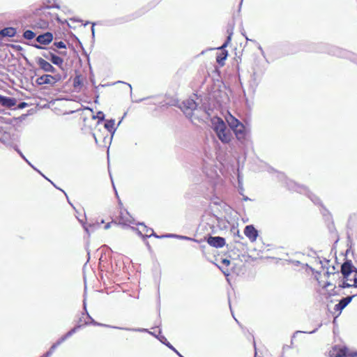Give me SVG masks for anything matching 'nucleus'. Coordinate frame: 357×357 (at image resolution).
I'll return each instance as SVG.
<instances>
[{
	"label": "nucleus",
	"mask_w": 357,
	"mask_h": 357,
	"mask_svg": "<svg viewBox=\"0 0 357 357\" xmlns=\"http://www.w3.org/2000/svg\"><path fill=\"white\" fill-rule=\"evenodd\" d=\"M335 52H333V54L334 55H336L337 56H344L346 54H347L345 51L344 50H339L337 48H335Z\"/></svg>",
	"instance_id": "obj_36"
},
{
	"label": "nucleus",
	"mask_w": 357,
	"mask_h": 357,
	"mask_svg": "<svg viewBox=\"0 0 357 357\" xmlns=\"http://www.w3.org/2000/svg\"><path fill=\"white\" fill-rule=\"evenodd\" d=\"M15 149L24 160H26V158L24 155V154L20 151V149H18L17 148H15Z\"/></svg>",
	"instance_id": "obj_45"
},
{
	"label": "nucleus",
	"mask_w": 357,
	"mask_h": 357,
	"mask_svg": "<svg viewBox=\"0 0 357 357\" xmlns=\"http://www.w3.org/2000/svg\"><path fill=\"white\" fill-rule=\"evenodd\" d=\"M144 99L145 98L139 99V100H136L135 102H141V101L144 100Z\"/></svg>",
	"instance_id": "obj_57"
},
{
	"label": "nucleus",
	"mask_w": 357,
	"mask_h": 357,
	"mask_svg": "<svg viewBox=\"0 0 357 357\" xmlns=\"http://www.w3.org/2000/svg\"><path fill=\"white\" fill-rule=\"evenodd\" d=\"M16 30L13 27L4 28L0 31V35L2 36L13 37L15 35Z\"/></svg>",
	"instance_id": "obj_16"
},
{
	"label": "nucleus",
	"mask_w": 357,
	"mask_h": 357,
	"mask_svg": "<svg viewBox=\"0 0 357 357\" xmlns=\"http://www.w3.org/2000/svg\"><path fill=\"white\" fill-rule=\"evenodd\" d=\"M110 225H111V223L110 222H108L107 224L105 225V229H108L110 228Z\"/></svg>",
	"instance_id": "obj_52"
},
{
	"label": "nucleus",
	"mask_w": 357,
	"mask_h": 357,
	"mask_svg": "<svg viewBox=\"0 0 357 357\" xmlns=\"http://www.w3.org/2000/svg\"><path fill=\"white\" fill-rule=\"evenodd\" d=\"M74 86L77 87V86L80 85L82 84L81 79L79 76H76L74 79Z\"/></svg>",
	"instance_id": "obj_42"
},
{
	"label": "nucleus",
	"mask_w": 357,
	"mask_h": 357,
	"mask_svg": "<svg viewBox=\"0 0 357 357\" xmlns=\"http://www.w3.org/2000/svg\"><path fill=\"white\" fill-rule=\"evenodd\" d=\"M7 137L8 134H4L0 139V141H1L4 144H6L7 146H10V143L7 141Z\"/></svg>",
	"instance_id": "obj_41"
},
{
	"label": "nucleus",
	"mask_w": 357,
	"mask_h": 357,
	"mask_svg": "<svg viewBox=\"0 0 357 357\" xmlns=\"http://www.w3.org/2000/svg\"><path fill=\"white\" fill-rule=\"evenodd\" d=\"M126 84L129 86L130 91V93H132V86H131V85L130 84H128V83H126Z\"/></svg>",
	"instance_id": "obj_54"
},
{
	"label": "nucleus",
	"mask_w": 357,
	"mask_h": 357,
	"mask_svg": "<svg viewBox=\"0 0 357 357\" xmlns=\"http://www.w3.org/2000/svg\"><path fill=\"white\" fill-rule=\"evenodd\" d=\"M355 268L351 260H347L344 262L341 266V273L343 275V280L347 281H351L350 276L352 273H355Z\"/></svg>",
	"instance_id": "obj_6"
},
{
	"label": "nucleus",
	"mask_w": 357,
	"mask_h": 357,
	"mask_svg": "<svg viewBox=\"0 0 357 357\" xmlns=\"http://www.w3.org/2000/svg\"><path fill=\"white\" fill-rule=\"evenodd\" d=\"M331 285H332V284L330 282H327L326 283V284L324 285V287L326 288V287H328L329 286H331Z\"/></svg>",
	"instance_id": "obj_53"
},
{
	"label": "nucleus",
	"mask_w": 357,
	"mask_h": 357,
	"mask_svg": "<svg viewBox=\"0 0 357 357\" xmlns=\"http://www.w3.org/2000/svg\"><path fill=\"white\" fill-rule=\"evenodd\" d=\"M94 25H95V24H93L92 27H91V32H92V37L93 38H94V36H95Z\"/></svg>",
	"instance_id": "obj_48"
},
{
	"label": "nucleus",
	"mask_w": 357,
	"mask_h": 357,
	"mask_svg": "<svg viewBox=\"0 0 357 357\" xmlns=\"http://www.w3.org/2000/svg\"><path fill=\"white\" fill-rule=\"evenodd\" d=\"M157 339L163 344L167 346L169 349L175 352L179 357L183 356L167 340V338L164 335L157 336Z\"/></svg>",
	"instance_id": "obj_14"
},
{
	"label": "nucleus",
	"mask_w": 357,
	"mask_h": 357,
	"mask_svg": "<svg viewBox=\"0 0 357 357\" xmlns=\"http://www.w3.org/2000/svg\"><path fill=\"white\" fill-rule=\"evenodd\" d=\"M350 278L351 279V281H349V282H352V284L354 283V275H351V276H350Z\"/></svg>",
	"instance_id": "obj_55"
},
{
	"label": "nucleus",
	"mask_w": 357,
	"mask_h": 357,
	"mask_svg": "<svg viewBox=\"0 0 357 357\" xmlns=\"http://www.w3.org/2000/svg\"><path fill=\"white\" fill-rule=\"evenodd\" d=\"M93 138H94V139H95L96 144H98V138H97V135H96V133H93Z\"/></svg>",
	"instance_id": "obj_49"
},
{
	"label": "nucleus",
	"mask_w": 357,
	"mask_h": 357,
	"mask_svg": "<svg viewBox=\"0 0 357 357\" xmlns=\"http://www.w3.org/2000/svg\"><path fill=\"white\" fill-rule=\"evenodd\" d=\"M83 321V319L79 318V322L81 323Z\"/></svg>",
	"instance_id": "obj_59"
},
{
	"label": "nucleus",
	"mask_w": 357,
	"mask_h": 357,
	"mask_svg": "<svg viewBox=\"0 0 357 357\" xmlns=\"http://www.w3.org/2000/svg\"><path fill=\"white\" fill-rule=\"evenodd\" d=\"M29 166H31L34 170L37 171L41 176H43L44 178H45L47 180H48L50 182H51L52 184L54 185V186L56 187V185L53 183L52 181H51L50 179H48L40 171L37 169L27 159L26 160H24Z\"/></svg>",
	"instance_id": "obj_32"
},
{
	"label": "nucleus",
	"mask_w": 357,
	"mask_h": 357,
	"mask_svg": "<svg viewBox=\"0 0 357 357\" xmlns=\"http://www.w3.org/2000/svg\"><path fill=\"white\" fill-rule=\"evenodd\" d=\"M93 119H98V122L102 121L105 119V114L102 112H98L96 116H93Z\"/></svg>",
	"instance_id": "obj_35"
},
{
	"label": "nucleus",
	"mask_w": 357,
	"mask_h": 357,
	"mask_svg": "<svg viewBox=\"0 0 357 357\" xmlns=\"http://www.w3.org/2000/svg\"><path fill=\"white\" fill-rule=\"evenodd\" d=\"M99 96H96V99L95 100L96 102H97V99L98 98Z\"/></svg>",
	"instance_id": "obj_64"
},
{
	"label": "nucleus",
	"mask_w": 357,
	"mask_h": 357,
	"mask_svg": "<svg viewBox=\"0 0 357 357\" xmlns=\"http://www.w3.org/2000/svg\"><path fill=\"white\" fill-rule=\"evenodd\" d=\"M227 56V52H223L220 54L218 55L216 57V61L220 65L223 66L225 64V61L226 60Z\"/></svg>",
	"instance_id": "obj_21"
},
{
	"label": "nucleus",
	"mask_w": 357,
	"mask_h": 357,
	"mask_svg": "<svg viewBox=\"0 0 357 357\" xmlns=\"http://www.w3.org/2000/svg\"><path fill=\"white\" fill-rule=\"evenodd\" d=\"M26 105V102H21V103L19 105V107H20V108H24Z\"/></svg>",
	"instance_id": "obj_50"
},
{
	"label": "nucleus",
	"mask_w": 357,
	"mask_h": 357,
	"mask_svg": "<svg viewBox=\"0 0 357 357\" xmlns=\"http://www.w3.org/2000/svg\"><path fill=\"white\" fill-rule=\"evenodd\" d=\"M89 324H93L94 326H105V327L113 328L119 329L118 328L119 327H117V326H109V325L100 324V323H98V322L96 321L93 319H91L90 322H89L87 321H84V325H88Z\"/></svg>",
	"instance_id": "obj_23"
},
{
	"label": "nucleus",
	"mask_w": 357,
	"mask_h": 357,
	"mask_svg": "<svg viewBox=\"0 0 357 357\" xmlns=\"http://www.w3.org/2000/svg\"><path fill=\"white\" fill-rule=\"evenodd\" d=\"M84 311H85V313L86 314V316H87V318L89 319V320H91V319H93L90 315L88 313L87 310H86V303L84 301Z\"/></svg>",
	"instance_id": "obj_44"
},
{
	"label": "nucleus",
	"mask_w": 357,
	"mask_h": 357,
	"mask_svg": "<svg viewBox=\"0 0 357 357\" xmlns=\"http://www.w3.org/2000/svg\"><path fill=\"white\" fill-rule=\"evenodd\" d=\"M53 47H51L50 49L54 52L56 51L57 49H66V44L63 41L54 42L53 44Z\"/></svg>",
	"instance_id": "obj_24"
},
{
	"label": "nucleus",
	"mask_w": 357,
	"mask_h": 357,
	"mask_svg": "<svg viewBox=\"0 0 357 357\" xmlns=\"http://www.w3.org/2000/svg\"><path fill=\"white\" fill-rule=\"evenodd\" d=\"M29 166H31L34 170L37 171L41 176H43L44 178H45L47 180H48L50 182H51L52 184L54 185V186L56 187V185L53 183L52 181H51L50 179H48L40 171L37 169L27 159L26 160H24Z\"/></svg>",
	"instance_id": "obj_30"
},
{
	"label": "nucleus",
	"mask_w": 357,
	"mask_h": 357,
	"mask_svg": "<svg viewBox=\"0 0 357 357\" xmlns=\"http://www.w3.org/2000/svg\"><path fill=\"white\" fill-rule=\"evenodd\" d=\"M227 32L229 33L227 38V40H225V42L222 44V45L219 47L218 49H220V50H223L225 49L226 47H227L229 43L230 42L231 39V36L233 34V31H232V29L231 31H229V29L227 30Z\"/></svg>",
	"instance_id": "obj_26"
},
{
	"label": "nucleus",
	"mask_w": 357,
	"mask_h": 357,
	"mask_svg": "<svg viewBox=\"0 0 357 357\" xmlns=\"http://www.w3.org/2000/svg\"><path fill=\"white\" fill-rule=\"evenodd\" d=\"M332 271H329L328 270L326 272L325 275L328 277L331 274L335 275H339V273L337 271L335 272V267L333 266H332Z\"/></svg>",
	"instance_id": "obj_39"
},
{
	"label": "nucleus",
	"mask_w": 357,
	"mask_h": 357,
	"mask_svg": "<svg viewBox=\"0 0 357 357\" xmlns=\"http://www.w3.org/2000/svg\"><path fill=\"white\" fill-rule=\"evenodd\" d=\"M57 345L56 344V343H54L51 347L50 348L49 351H47L45 354L46 356L48 357V356H50L53 352L54 351V350L57 348Z\"/></svg>",
	"instance_id": "obj_33"
},
{
	"label": "nucleus",
	"mask_w": 357,
	"mask_h": 357,
	"mask_svg": "<svg viewBox=\"0 0 357 357\" xmlns=\"http://www.w3.org/2000/svg\"><path fill=\"white\" fill-rule=\"evenodd\" d=\"M356 295L342 298L337 304L335 305L334 309L337 311H342L350 302Z\"/></svg>",
	"instance_id": "obj_12"
},
{
	"label": "nucleus",
	"mask_w": 357,
	"mask_h": 357,
	"mask_svg": "<svg viewBox=\"0 0 357 357\" xmlns=\"http://www.w3.org/2000/svg\"><path fill=\"white\" fill-rule=\"evenodd\" d=\"M137 225L143 226V230L141 231L142 234H150L151 233V231H150L151 228H148L143 223H138Z\"/></svg>",
	"instance_id": "obj_38"
},
{
	"label": "nucleus",
	"mask_w": 357,
	"mask_h": 357,
	"mask_svg": "<svg viewBox=\"0 0 357 357\" xmlns=\"http://www.w3.org/2000/svg\"><path fill=\"white\" fill-rule=\"evenodd\" d=\"M62 192L65 194V196H67V194H66V192L64 190H62Z\"/></svg>",
	"instance_id": "obj_61"
},
{
	"label": "nucleus",
	"mask_w": 357,
	"mask_h": 357,
	"mask_svg": "<svg viewBox=\"0 0 357 357\" xmlns=\"http://www.w3.org/2000/svg\"><path fill=\"white\" fill-rule=\"evenodd\" d=\"M351 287H354V285H352L351 283L349 282V281H347L345 280H344L342 284H339V287L342 289L348 288Z\"/></svg>",
	"instance_id": "obj_34"
},
{
	"label": "nucleus",
	"mask_w": 357,
	"mask_h": 357,
	"mask_svg": "<svg viewBox=\"0 0 357 357\" xmlns=\"http://www.w3.org/2000/svg\"><path fill=\"white\" fill-rule=\"evenodd\" d=\"M352 59H353L355 62H357V58H354V57Z\"/></svg>",
	"instance_id": "obj_58"
},
{
	"label": "nucleus",
	"mask_w": 357,
	"mask_h": 357,
	"mask_svg": "<svg viewBox=\"0 0 357 357\" xmlns=\"http://www.w3.org/2000/svg\"><path fill=\"white\" fill-rule=\"evenodd\" d=\"M68 337L66 335L61 337L55 343L59 347L61 344H62L63 342H65Z\"/></svg>",
	"instance_id": "obj_40"
},
{
	"label": "nucleus",
	"mask_w": 357,
	"mask_h": 357,
	"mask_svg": "<svg viewBox=\"0 0 357 357\" xmlns=\"http://www.w3.org/2000/svg\"><path fill=\"white\" fill-rule=\"evenodd\" d=\"M115 121L114 119L107 120L105 123V128L111 133H114L116 128H114Z\"/></svg>",
	"instance_id": "obj_18"
},
{
	"label": "nucleus",
	"mask_w": 357,
	"mask_h": 357,
	"mask_svg": "<svg viewBox=\"0 0 357 357\" xmlns=\"http://www.w3.org/2000/svg\"><path fill=\"white\" fill-rule=\"evenodd\" d=\"M330 357H356L357 351L349 352L347 348H337L335 347L329 352Z\"/></svg>",
	"instance_id": "obj_5"
},
{
	"label": "nucleus",
	"mask_w": 357,
	"mask_h": 357,
	"mask_svg": "<svg viewBox=\"0 0 357 357\" xmlns=\"http://www.w3.org/2000/svg\"><path fill=\"white\" fill-rule=\"evenodd\" d=\"M228 100V97H227V95L226 93H224V97L222 98V100H218V102L222 103V102H225V100Z\"/></svg>",
	"instance_id": "obj_46"
},
{
	"label": "nucleus",
	"mask_w": 357,
	"mask_h": 357,
	"mask_svg": "<svg viewBox=\"0 0 357 357\" xmlns=\"http://www.w3.org/2000/svg\"><path fill=\"white\" fill-rule=\"evenodd\" d=\"M208 243L215 248H222L225 245V239L220 236H210L207 240Z\"/></svg>",
	"instance_id": "obj_8"
},
{
	"label": "nucleus",
	"mask_w": 357,
	"mask_h": 357,
	"mask_svg": "<svg viewBox=\"0 0 357 357\" xmlns=\"http://www.w3.org/2000/svg\"><path fill=\"white\" fill-rule=\"evenodd\" d=\"M132 230L134 231H137L138 234L142 236L143 238H149V237H151V236H155V238H161L162 236H158L155 232L152 229H150V231H151V233L150 234H142V231L133 227H130Z\"/></svg>",
	"instance_id": "obj_17"
},
{
	"label": "nucleus",
	"mask_w": 357,
	"mask_h": 357,
	"mask_svg": "<svg viewBox=\"0 0 357 357\" xmlns=\"http://www.w3.org/2000/svg\"><path fill=\"white\" fill-rule=\"evenodd\" d=\"M278 178L281 180H285V184L289 190L296 191L299 193H304L310 199V200L314 204H320L322 208V211L321 212L324 215H326V213H328V211L321 204L320 199L315 195L310 192V190L305 186L301 185L291 180L286 178L284 175L281 173L278 174Z\"/></svg>",
	"instance_id": "obj_2"
},
{
	"label": "nucleus",
	"mask_w": 357,
	"mask_h": 357,
	"mask_svg": "<svg viewBox=\"0 0 357 357\" xmlns=\"http://www.w3.org/2000/svg\"><path fill=\"white\" fill-rule=\"evenodd\" d=\"M29 166H31L34 170L37 171L41 176H43L44 178H45L47 180H48L50 182H51L52 184L54 185V186L56 187V185L53 183L52 181H51L50 179H48L40 171L37 169L27 159L26 160H24Z\"/></svg>",
	"instance_id": "obj_31"
},
{
	"label": "nucleus",
	"mask_w": 357,
	"mask_h": 357,
	"mask_svg": "<svg viewBox=\"0 0 357 357\" xmlns=\"http://www.w3.org/2000/svg\"><path fill=\"white\" fill-rule=\"evenodd\" d=\"M120 330H125V331H138V332H148L151 335L155 336L157 338V336H160L161 335H155V333H152L149 331L147 329L145 328H118Z\"/></svg>",
	"instance_id": "obj_19"
},
{
	"label": "nucleus",
	"mask_w": 357,
	"mask_h": 357,
	"mask_svg": "<svg viewBox=\"0 0 357 357\" xmlns=\"http://www.w3.org/2000/svg\"><path fill=\"white\" fill-rule=\"evenodd\" d=\"M119 224H121L124 226H128L130 224H135V220L131 216H130L128 213H127L126 215H121L120 216Z\"/></svg>",
	"instance_id": "obj_15"
},
{
	"label": "nucleus",
	"mask_w": 357,
	"mask_h": 357,
	"mask_svg": "<svg viewBox=\"0 0 357 357\" xmlns=\"http://www.w3.org/2000/svg\"><path fill=\"white\" fill-rule=\"evenodd\" d=\"M32 45L37 49H43L42 46L38 44H33Z\"/></svg>",
	"instance_id": "obj_51"
},
{
	"label": "nucleus",
	"mask_w": 357,
	"mask_h": 357,
	"mask_svg": "<svg viewBox=\"0 0 357 357\" xmlns=\"http://www.w3.org/2000/svg\"><path fill=\"white\" fill-rule=\"evenodd\" d=\"M62 192L65 194V196H67V194H66V192L64 190H62Z\"/></svg>",
	"instance_id": "obj_62"
},
{
	"label": "nucleus",
	"mask_w": 357,
	"mask_h": 357,
	"mask_svg": "<svg viewBox=\"0 0 357 357\" xmlns=\"http://www.w3.org/2000/svg\"><path fill=\"white\" fill-rule=\"evenodd\" d=\"M53 54H54V53H52L50 51H46V52H43L42 53V56L43 57H45V59H49V60H50V59H51V57L52 56Z\"/></svg>",
	"instance_id": "obj_37"
},
{
	"label": "nucleus",
	"mask_w": 357,
	"mask_h": 357,
	"mask_svg": "<svg viewBox=\"0 0 357 357\" xmlns=\"http://www.w3.org/2000/svg\"><path fill=\"white\" fill-rule=\"evenodd\" d=\"M222 263L226 266H228L230 264V261L227 259H224L222 260Z\"/></svg>",
	"instance_id": "obj_47"
},
{
	"label": "nucleus",
	"mask_w": 357,
	"mask_h": 357,
	"mask_svg": "<svg viewBox=\"0 0 357 357\" xmlns=\"http://www.w3.org/2000/svg\"><path fill=\"white\" fill-rule=\"evenodd\" d=\"M232 130L238 140L243 141L245 139L246 130L244 125L242 123H240L236 127L232 129Z\"/></svg>",
	"instance_id": "obj_9"
},
{
	"label": "nucleus",
	"mask_w": 357,
	"mask_h": 357,
	"mask_svg": "<svg viewBox=\"0 0 357 357\" xmlns=\"http://www.w3.org/2000/svg\"><path fill=\"white\" fill-rule=\"evenodd\" d=\"M354 287H357V268H355V273L354 274V283L352 284Z\"/></svg>",
	"instance_id": "obj_43"
},
{
	"label": "nucleus",
	"mask_w": 357,
	"mask_h": 357,
	"mask_svg": "<svg viewBox=\"0 0 357 357\" xmlns=\"http://www.w3.org/2000/svg\"><path fill=\"white\" fill-rule=\"evenodd\" d=\"M226 120L229 126V128H227L223 119L220 117L213 116L211 120L212 128L216 133L218 139L225 144L229 143L231 139V130L234 129L241 123L231 114L226 118Z\"/></svg>",
	"instance_id": "obj_1"
},
{
	"label": "nucleus",
	"mask_w": 357,
	"mask_h": 357,
	"mask_svg": "<svg viewBox=\"0 0 357 357\" xmlns=\"http://www.w3.org/2000/svg\"><path fill=\"white\" fill-rule=\"evenodd\" d=\"M17 103L16 99L14 98L6 97L0 95V104L4 107L11 108L15 106Z\"/></svg>",
	"instance_id": "obj_13"
},
{
	"label": "nucleus",
	"mask_w": 357,
	"mask_h": 357,
	"mask_svg": "<svg viewBox=\"0 0 357 357\" xmlns=\"http://www.w3.org/2000/svg\"><path fill=\"white\" fill-rule=\"evenodd\" d=\"M62 192L65 194V196H67V194H66V192L64 190H62Z\"/></svg>",
	"instance_id": "obj_60"
},
{
	"label": "nucleus",
	"mask_w": 357,
	"mask_h": 357,
	"mask_svg": "<svg viewBox=\"0 0 357 357\" xmlns=\"http://www.w3.org/2000/svg\"><path fill=\"white\" fill-rule=\"evenodd\" d=\"M317 331V328H315L314 330L310 331V332H305V333H310V334H312V333H314L316 331ZM305 333V331H296L292 335L291 337V344L290 346H289V348H293V344H294V338L296 337V335L298 333Z\"/></svg>",
	"instance_id": "obj_25"
},
{
	"label": "nucleus",
	"mask_w": 357,
	"mask_h": 357,
	"mask_svg": "<svg viewBox=\"0 0 357 357\" xmlns=\"http://www.w3.org/2000/svg\"><path fill=\"white\" fill-rule=\"evenodd\" d=\"M36 62L39 67L45 72L54 73L56 71L55 68L53 67L51 63H50L48 61H47L43 58H38Z\"/></svg>",
	"instance_id": "obj_10"
},
{
	"label": "nucleus",
	"mask_w": 357,
	"mask_h": 357,
	"mask_svg": "<svg viewBox=\"0 0 357 357\" xmlns=\"http://www.w3.org/2000/svg\"><path fill=\"white\" fill-rule=\"evenodd\" d=\"M180 108L188 118L192 119L193 116L199 118L197 113H198L199 110L197 109V104L194 100L188 99L183 101L180 105Z\"/></svg>",
	"instance_id": "obj_3"
},
{
	"label": "nucleus",
	"mask_w": 357,
	"mask_h": 357,
	"mask_svg": "<svg viewBox=\"0 0 357 357\" xmlns=\"http://www.w3.org/2000/svg\"><path fill=\"white\" fill-rule=\"evenodd\" d=\"M62 192L65 194V196H67V194H66V192L64 190H62Z\"/></svg>",
	"instance_id": "obj_63"
},
{
	"label": "nucleus",
	"mask_w": 357,
	"mask_h": 357,
	"mask_svg": "<svg viewBox=\"0 0 357 357\" xmlns=\"http://www.w3.org/2000/svg\"><path fill=\"white\" fill-rule=\"evenodd\" d=\"M161 237H167V238L173 237V238H179V239H184V240H188V241H195L194 238H192L190 237H188V236H181V235H177V234H172L162 235Z\"/></svg>",
	"instance_id": "obj_22"
},
{
	"label": "nucleus",
	"mask_w": 357,
	"mask_h": 357,
	"mask_svg": "<svg viewBox=\"0 0 357 357\" xmlns=\"http://www.w3.org/2000/svg\"><path fill=\"white\" fill-rule=\"evenodd\" d=\"M29 166H31L34 170L37 171L41 176H43L44 178H45L47 180H48L50 182H51L52 184L54 185V186L56 187V185L53 183L52 181H51L50 179H48L40 171L37 169L27 159L26 160H24Z\"/></svg>",
	"instance_id": "obj_29"
},
{
	"label": "nucleus",
	"mask_w": 357,
	"mask_h": 357,
	"mask_svg": "<svg viewBox=\"0 0 357 357\" xmlns=\"http://www.w3.org/2000/svg\"><path fill=\"white\" fill-rule=\"evenodd\" d=\"M50 61L52 63L58 66H61L63 63V59L60 56L55 55L54 54L51 57Z\"/></svg>",
	"instance_id": "obj_20"
},
{
	"label": "nucleus",
	"mask_w": 357,
	"mask_h": 357,
	"mask_svg": "<svg viewBox=\"0 0 357 357\" xmlns=\"http://www.w3.org/2000/svg\"><path fill=\"white\" fill-rule=\"evenodd\" d=\"M53 40V35L50 32H46L45 33L39 35L36 38V41L42 45H47L50 43Z\"/></svg>",
	"instance_id": "obj_11"
},
{
	"label": "nucleus",
	"mask_w": 357,
	"mask_h": 357,
	"mask_svg": "<svg viewBox=\"0 0 357 357\" xmlns=\"http://www.w3.org/2000/svg\"><path fill=\"white\" fill-rule=\"evenodd\" d=\"M23 36L26 39L31 40V39H33L36 36V34L33 31H32L31 30H26L24 32Z\"/></svg>",
	"instance_id": "obj_27"
},
{
	"label": "nucleus",
	"mask_w": 357,
	"mask_h": 357,
	"mask_svg": "<svg viewBox=\"0 0 357 357\" xmlns=\"http://www.w3.org/2000/svg\"><path fill=\"white\" fill-rule=\"evenodd\" d=\"M82 326L81 324H78L76 326H75L74 328H73L72 329H70L68 333H66L65 335H66V337L68 338H69L70 337H71L74 333H75L77 332V331Z\"/></svg>",
	"instance_id": "obj_28"
},
{
	"label": "nucleus",
	"mask_w": 357,
	"mask_h": 357,
	"mask_svg": "<svg viewBox=\"0 0 357 357\" xmlns=\"http://www.w3.org/2000/svg\"><path fill=\"white\" fill-rule=\"evenodd\" d=\"M204 116H206V118H207L208 116H209V114L207 112H206L205 111H204Z\"/></svg>",
	"instance_id": "obj_56"
},
{
	"label": "nucleus",
	"mask_w": 357,
	"mask_h": 357,
	"mask_svg": "<svg viewBox=\"0 0 357 357\" xmlns=\"http://www.w3.org/2000/svg\"><path fill=\"white\" fill-rule=\"evenodd\" d=\"M61 79V75H43L42 76L38 77L36 79V82L38 85L43 84H50L51 86H54L57 82L60 81Z\"/></svg>",
	"instance_id": "obj_4"
},
{
	"label": "nucleus",
	"mask_w": 357,
	"mask_h": 357,
	"mask_svg": "<svg viewBox=\"0 0 357 357\" xmlns=\"http://www.w3.org/2000/svg\"><path fill=\"white\" fill-rule=\"evenodd\" d=\"M244 234L251 242H255L258 236V231L252 225H247L245 227Z\"/></svg>",
	"instance_id": "obj_7"
}]
</instances>
